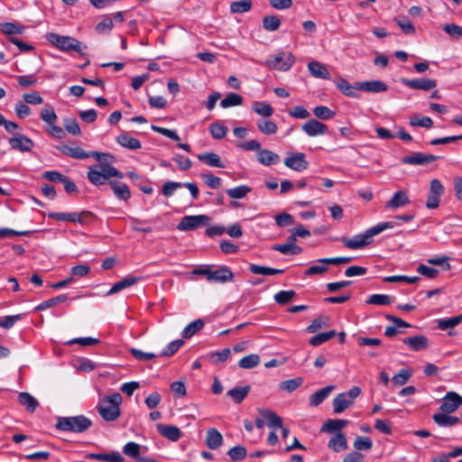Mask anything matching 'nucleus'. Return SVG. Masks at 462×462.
Listing matches in <instances>:
<instances>
[{
    "mask_svg": "<svg viewBox=\"0 0 462 462\" xmlns=\"http://www.w3.org/2000/svg\"><path fill=\"white\" fill-rule=\"evenodd\" d=\"M140 449L141 446L138 443L131 441L124 446L123 452L126 456L137 460L140 456Z\"/></svg>",
    "mask_w": 462,
    "mask_h": 462,
    "instance_id": "obj_58",
    "label": "nucleus"
},
{
    "mask_svg": "<svg viewBox=\"0 0 462 462\" xmlns=\"http://www.w3.org/2000/svg\"><path fill=\"white\" fill-rule=\"evenodd\" d=\"M85 457L88 459H97L105 462H124L125 460L124 457L118 451H114L108 454L88 453L85 455Z\"/></svg>",
    "mask_w": 462,
    "mask_h": 462,
    "instance_id": "obj_24",
    "label": "nucleus"
},
{
    "mask_svg": "<svg viewBox=\"0 0 462 462\" xmlns=\"http://www.w3.org/2000/svg\"><path fill=\"white\" fill-rule=\"evenodd\" d=\"M198 159L210 167L225 168L220 157L214 152L198 154Z\"/></svg>",
    "mask_w": 462,
    "mask_h": 462,
    "instance_id": "obj_37",
    "label": "nucleus"
},
{
    "mask_svg": "<svg viewBox=\"0 0 462 462\" xmlns=\"http://www.w3.org/2000/svg\"><path fill=\"white\" fill-rule=\"evenodd\" d=\"M402 342L413 351H421L427 349L430 346L428 337L423 335L405 337Z\"/></svg>",
    "mask_w": 462,
    "mask_h": 462,
    "instance_id": "obj_20",
    "label": "nucleus"
},
{
    "mask_svg": "<svg viewBox=\"0 0 462 462\" xmlns=\"http://www.w3.org/2000/svg\"><path fill=\"white\" fill-rule=\"evenodd\" d=\"M249 270L254 274L271 276L282 273L284 271L282 269L272 268L268 266H261L254 263L250 264Z\"/></svg>",
    "mask_w": 462,
    "mask_h": 462,
    "instance_id": "obj_40",
    "label": "nucleus"
},
{
    "mask_svg": "<svg viewBox=\"0 0 462 462\" xmlns=\"http://www.w3.org/2000/svg\"><path fill=\"white\" fill-rule=\"evenodd\" d=\"M116 142L122 147L127 148L129 150H138L142 147L141 142L130 136L126 133H123L116 137Z\"/></svg>",
    "mask_w": 462,
    "mask_h": 462,
    "instance_id": "obj_31",
    "label": "nucleus"
},
{
    "mask_svg": "<svg viewBox=\"0 0 462 462\" xmlns=\"http://www.w3.org/2000/svg\"><path fill=\"white\" fill-rule=\"evenodd\" d=\"M250 390L249 385L237 386L227 391L226 395L232 398L236 403H241L248 395Z\"/></svg>",
    "mask_w": 462,
    "mask_h": 462,
    "instance_id": "obj_35",
    "label": "nucleus"
},
{
    "mask_svg": "<svg viewBox=\"0 0 462 462\" xmlns=\"http://www.w3.org/2000/svg\"><path fill=\"white\" fill-rule=\"evenodd\" d=\"M92 422L83 415L61 417L58 419L56 428L59 430L81 433L90 428Z\"/></svg>",
    "mask_w": 462,
    "mask_h": 462,
    "instance_id": "obj_4",
    "label": "nucleus"
},
{
    "mask_svg": "<svg viewBox=\"0 0 462 462\" xmlns=\"http://www.w3.org/2000/svg\"><path fill=\"white\" fill-rule=\"evenodd\" d=\"M158 432L164 438L171 441H177L181 436V431L177 426L158 424Z\"/></svg>",
    "mask_w": 462,
    "mask_h": 462,
    "instance_id": "obj_22",
    "label": "nucleus"
},
{
    "mask_svg": "<svg viewBox=\"0 0 462 462\" xmlns=\"http://www.w3.org/2000/svg\"><path fill=\"white\" fill-rule=\"evenodd\" d=\"M438 159H439V156L432 154H424L421 152H414L410 156L403 157L402 162L404 164L410 165H426L437 161Z\"/></svg>",
    "mask_w": 462,
    "mask_h": 462,
    "instance_id": "obj_16",
    "label": "nucleus"
},
{
    "mask_svg": "<svg viewBox=\"0 0 462 462\" xmlns=\"http://www.w3.org/2000/svg\"><path fill=\"white\" fill-rule=\"evenodd\" d=\"M401 82L406 87L422 91H430L437 87V81L432 79L420 78V79H402Z\"/></svg>",
    "mask_w": 462,
    "mask_h": 462,
    "instance_id": "obj_11",
    "label": "nucleus"
},
{
    "mask_svg": "<svg viewBox=\"0 0 462 462\" xmlns=\"http://www.w3.org/2000/svg\"><path fill=\"white\" fill-rule=\"evenodd\" d=\"M290 116L297 119H307L310 116V113L302 106H295L288 110Z\"/></svg>",
    "mask_w": 462,
    "mask_h": 462,
    "instance_id": "obj_64",
    "label": "nucleus"
},
{
    "mask_svg": "<svg viewBox=\"0 0 462 462\" xmlns=\"http://www.w3.org/2000/svg\"><path fill=\"white\" fill-rule=\"evenodd\" d=\"M314 116L320 120H329L332 119L336 113L331 110L329 107L325 106H318L313 108Z\"/></svg>",
    "mask_w": 462,
    "mask_h": 462,
    "instance_id": "obj_53",
    "label": "nucleus"
},
{
    "mask_svg": "<svg viewBox=\"0 0 462 462\" xmlns=\"http://www.w3.org/2000/svg\"><path fill=\"white\" fill-rule=\"evenodd\" d=\"M337 88L346 97H358L359 88H357V82L355 85H351L346 79L340 78L336 81Z\"/></svg>",
    "mask_w": 462,
    "mask_h": 462,
    "instance_id": "obj_26",
    "label": "nucleus"
},
{
    "mask_svg": "<svg viewBox=\"0 0 462 462\" xmlns=\"http://www.w3.org/2000/svg\"><path fill=\"white\" fill-rule=\"evenodd\" d=\"M252 0L234 1L230 4V12L233 14H244L252 9Z\"/></svg>",
    "mask_w": 462,
    "mask_h": 462,
    "instance_id": "obj_44",
    "label": "nucleus"
},
{
    "mask_svg": "<svg viewBox=\"0 0 462 462\" xmlns=\"http://www.w3.org/2000/svg\"><path fill=\"white\" fill-rule=\"evenodd\" d=\"M46 38L53 46L62 51H73L79 53L82 51V43L73 37L51 32L47 34Z\"/></svg>",
    "mask_w": 462,
    "mask_h": 462,
    "instance_id": "obj_5",
    "label": "nucleus"
},
{
    "mask_svg": "<svg viewBox=\"0 0 462 462\" xmlns=\"http://www.w3.org/2000/svg\"><path fill=\"white\" fill-rule=\"evenodd\" d=\"M252 189L246 185H240L235 188L226 189V194L229 198L234 199H241L245 198L250 192Z\"/></svg>",
    "mask_w": 462,
    "mask_h": 462,
    "instance_id": "obj_43",
    "label": "nucleus"
},
{
    "mask_svg": "<svg viewBox=\"0 0 462 462\" xmlns=\"http://www.w3.org/2000/svg\"><path fill=\"white\" fill-rule=\"evenodd\" d=\"M393 222H381L370 228H368L365 233L356 235L353 237H342L341 242L343 245L353 250L360 249L365 247V245H368L372 243V238L379 235L380 233L383 232L386 229L393 228L394 227Z\"/></svg>",
    "mask_w": 462,
    "mask_h": 462,
    "instance_id": "obj_1",
    "label": "nucleus"
},
{
    "mask_svg": "<svg viewBox=\"0 0 462 462\" xmlns=\"http://www.w3.org/2000/svg\"><path fill=\"white\" fill-rule=\"evenodd\" d=\"M234 274L232 271L226 266H221L217 270H211L210 277L208 282L225 283L232 282Z\"/></svg>",
    "mask_w": 462,
    "mask_h": 462,
    "instance_id": "obj_17",
    "label": "nucleus"
},
{
    "mask_svg": "<svg viewBox=\"0 0 462 462\" xmlns=\"http://www.w3.org/2000/svg\"><path fill=\"white\" fill-rule=\"evenodd\" d=\"M334 388V385H328L315 392L310 397V404L314 407L319 406L320 403L324 402V400H326L328 397V395L331 393Z\"/></svg>",
    "mask_w": 462,
    "mask_h": 462,
    "instance_id": "obj_30",
    "label": "nucleus"
},
{
    "mask_svg": "<svg viewBox=\"0 0 462 462\" xmlns=\"http://www.w3.org/2000/svg\"><path fill=\"white\" fill-rule=\"evenodd\" d=\"M227 454L232 461H241L246 457V448L244 446H236L231 448Z\"/></svg>",
    "mask_w": 462,
    "mask_h": 462,
    "instance_id": "obj_62",
    "label": "nucleus"
},
{
    "mask_svg": "<svg viewBox=\"0 0 462 462\" xmlns=\"http://www.w3.org/2000/svg\"><path fill=\"white\" fill-rule=\"evenodd\" d=\"M433 420L439 427H452L460 423V418L457 416H451L449 413H444L443 411L435 413L433 415Z\"/></svg>",
    "mask_w": 462,
    "mask_h": 462,
    "instance_id": "obj_27",
    "label": "nucleus"
},
{
    "mask_svg": "<svg viewBox=\"0 0 462 462\" xmlns=\"http://www.w3.org/2000/svg\"><path fill=\"white\" fill-rule=\"evenodd\" d=\"M462 322V316L457 315L449 319H439L437 320L438 328L440 330H447L448 328H453L458 324Z\"/></svg>",
    "mask_w": 462,
    "mask_h": 462,
    "instance_id": "obj_46",
    "label": "nucleus"
},
{
    "mask_svg": "<svg viewBox=\"0 0 462 462\" xmlns=\"http://www.w3.org/2000/svg\"><path fill=\"white\" fill-rule=\"evenodd\" d=\"M294 61L295 59L291 52L282 51L267 59L265 64L272 69L287 71L294 64Z\"/></svg>",
    "mask_w": 462,
    "mask_h": 462,
    "instance_id": "obj_8",
    "label": "nucleus"
},
{
    "mask_svg": "<svg viewBox=\"0 0 462 462\" xmlns=\"http://www.w3.org/2000/svg\"><path fill=\"white\" fill-rule=\"evenodd\" d=\"M182 339H177L170 342L166 347L158 355V356H171L174 355L183 345Z\"/></svg>",
    "mask_w": 462,
    "mask_h": 462,
    "instance_id": "obj_61",
    "label": "nucleus"
},
{
    "mask_svg": "<svg viewBox=\"0 0 462 462\" xmlns=\"http://www.w3.org/2000/svg\"><path fill=\"white\" fill-rule=\"evenodd\" d=\"M19 403L25 407L29 412H34L39 406V402L29 393L22 392L18 395Z\"/></svg>",
    "mask_w": 462,
    "mask_h": 462,
    "instance_id": "obj_33",
    "label": "nucleus"
},
{
    "mask_svg": "<svg viewBox=\"0 0 462 462\" xmlns=\"http://www.w3.org/2000/svg\"><path fill=\"white\" fill-rule=\"evenodd\" d=\"M281 20L277 15L270 14L263 18V28L267 32H274L281 26Z\"/></svg>",
    "mask_w": 462,
    "mask_h": 462,
    "instance_id": "obj_45",
    "label": "nucleus"
},
{
    "mask_svg": "<svg viewBox=\"0 0 462 462\" xmlns=\"http://www.w3.org/2000/svg\"><path fill=\"white\" fill-rule=\"evenodd\" d=\"M410 199L407 192L399 190L393 194L392 199L385 204V208L394 209L409 204Z\"/></svg>",
    "mask_w": 462,
    "mask_h": 462,
    "instance_id": "obj_25",
    "label": "nucleus"
},
{
    "mask_svg": "<svg viewBox=\"0 0 462 462\" xmlns=\"http://www.w3.org/2000/svg\"><path fill=\"white\" fill-rule=\"evenodd\" d=\"M444 192V186L438 179H433L430 181V191L428 194L426 207L433 209L437 208L439 205L440 197Z\"/></svg>",
    "mask_w": 462,
    "mask_h": 462,
    "instance_id": "obj_10",
    "label": "nucleus"
},
{
    "mask_svg": "<svg viewBox=\"0 0 462 462\" xmlns=\"http://www.w3.org/2000/svg\"><path fill=\"white\" fill-rule=\"evenodd\" d=\"M303 383V379L301 377H296L293 379H289L282 382L279 384L280 390L286 391L288 393H291L299 388Z\"/></svg>",
    "mask_w": 462,
    "mask_h": 462,
    "instance_id": "obj_54",
    "label": "nucleus"
},
{
    "mask_svg": "<svg viewBox=\"0 0 462 462\" xmlns=\"http://www.w3.org/2000/svg\"><path fill=\"white\" fill-rule=\"evenodd\" d=\"M204 327V321L200 319H198L189 325H187L181 332V336L184 338H189L194 336L197 332L202 329Z\"/></svg>",
    "mask_w": 462,
    "mask_h": 462,
    "instance_id": "obj_42",
    "label": "nucleus"
},
{
    "mask_svg": "<svg viewBox=\"0 0 462 462\" xmlns=\"http://www.w3.org/2000/svg\"><path fill=\"white\" fill-rule=\"evenodd\" d=\"M114 28V22L110 14L102 16V20L95 26V32L97 34H109Z\"/></svg>",
    "mask_w": 462,
    "mask_h": 462,
    "instance_id": "obj_38",
    "label": "nucleus"
},
{
    "mask_svg": "<svg viewBox=\"0 0 462 462\" xmlns=\"http://www.w3.org/2000/svg\"><path fill=\"white\" fill-rule=\"evenodd\" d=\"M260 363V356L256 354H251L244 356L238 362V365L244 369H251L257 366Z\"/></svg>",
    "mask_w": 462,
    "mask_h": 462,
    "instance_id": "obj_51",
    "label": "nucleus"
},
{
    "mask_svg": "<svg viewBox=\"0 0 462 462\" xmlns=\"http://www.w3.org/2000/svg\"><path fill=\"white\" fill-rule=\"evenodd\" d=\"M254 112L263 117H270L273 114L272 106L263 101H255L252 105Z\"/></svg>",
    "mask_w": 462,
    "mask_h": 462,
    "instance_id": "obj_41",
    "label": "nucleus"
},
{
    "mask_svg": "<svg viewBox=\"0 0 462 462\" xmlns=\"http://www.w3.org/2000/svg\"><path fill=\"white\" fill-rule=\"evenodd\" d=\"M258 129L264 134H274L278 131L277 125L272 120H259L256 123Z\"/></svg>",
    "mask_w": 462,
    "mask_h": 462,
    "instance_id": "obj_48",
    "label": "nucleus"
},
{
    "mask_svg": "<svg viewBox=\"0 0 462 462\" xmlns=\"http://www.w3.org/2000/svg\"><path fill=\"white\" fill-rule=\"evenodd\" d=\"M260 414L270 428H282V419L274 411L268 409H262L260 410Z\"/></svg>",
    "mask_w": 462,
    "mask_h": 462,
    "instance_id": "obj_36",
    "label": "nucleus"
},
{
    "mask_svg": "<svg viewBox=\"0 0 462 462\" xmlns=\"http://www.w3.org/2000/svg\"><path fill=\"white\" fill-rule=\"evenodd\" d=\"M411 126H420L423 128H430L433 125V121L429 116H421L420 115H413L410 117L409 121Z\"/></svg>",
    "mask_w": 462,
    "mask_h": 462,
    "instance_id": "obj_50",
    "label": "nucleus"
},
{
    "mask_svg": "<svg viewBox=\"0 0 462 462\" xmlns=\"http://www.w3.org/2000/svg\"><path fill=\"white\" fill-rule=\"evenodd\" d=\"M243 103V97L239 94L236 93H229L226 95L225 98H223L220 102V105L223 108H228L231 106H240Z\"/></svg>",
    "mask_w": 462,
    "mask_h": 462,
    "instance_id": "obj_49",
    "label": "nucleus"
},
{
    "mask_svg": "<svg viewBox=\"0 0 462 462\" xmlns=\"http://www.w3.org/2000/svg\"><path fill=\"white\" fill-rule=\"evenodd\" d=\"M301 129L310 137L326 134L328 130L325 124L316 119H310L305 122L301 125Z\"/></svg>",
    "mask_w": 462,
    "mask_h": 462,
    "instance_id": "obj_14",
    "label": "nucleus"
},
{
    "mask_svg": "<svg viewBox=\"0 0 462 462\" xmlns=\"http://www.w3.org/2000/svg\"><path fill=\"white\" fill-rule=\"evenodd\" d=\"M462 405V396L456 392H448L442 399L440 411L444 413H451Z\"/></svg>",
    "mask_w": 462,
    "mask_h": 462,
    "instance_id": "obj_13",
    "label": "nucleus"
},
{
    "mask_svg": "<svg viewBox=\"0 0 462 462\" xmlns=\"http://www.w3.org/2000/svg\"><path fill=\"white\" fill-rule=\"evenodd\" d=\"M310 74L317 79H329L330 73L325 65L319 61H310L308 64Z\"/></svg>",
    "mask_w": 462,
    "mask_h": 462,
    "instance_id": "obj_29",
    "label": "nucleus"
},
{
    "mask_svg": "<svg viewBox=\"0 0 462 462\" xmlns=\"http://www.w3.org/2000/svg\"><path fill=\"white\" fill-rule=\"evenodd\" d=\"M57 149L64 155L78 159L84 160L90 157V154L85 152L82 148L79 146H69L67 144H60L57 146Z\"/></svg>",
    "mask_w": 462,
    "mask_h": 462,
    "instance_id": "obj_19",
    "label": "nucleus"
},
{
    "mask_svg": "<svg viewBox=\"0 0 462 462\" xmlns=\"http://www.w3.org/2000/svg\"><path fill=\"white\" fill-rule=\"evenodd\" d=\"M230 355L229 348H224L219 351L210 352L208 354V359L213 365H218L225 362Z\"/></svg>",
    "mask_w": 462,
    "mask_h": 462,
    "instance_id": "obj_52",
    "label": "nucleus"
},
{
    "mask_svg": "<svg viewBox=\"0 0 462 462\" xmlns=\"http://www.w3.org/2000/svg\"><path fill=\"white\" fill-rule=\"evenodd\" d=\"M88 153L90 154V157H93L100 163L99 165H111V163L116 162L115 156L111 153L99 152H91Z\"/></svg>",
    "mask_w": 462,
    "mask_h": 462,
    "instance_id": "obj_56",
    "label": "nucleus"
},
{
    "mask_svg": "<svg viewBox=\"0 0 462 462\" xmlns=\"http://www.w3.org/2000/svg\"><path fill=\"white\" fill-rule=\"evenodd\" d=\"M114 195L120 200L127 201L131 198V191L125 183L117 180H109Z\"/></svg>",
    "mask_w": 462,
    "mask_h": 462,
    "instance_id": "obj_21",
    "label": "nucleus"
},
{
    "mask_svg": "<svg viewBox=\"0 0 462 462\" xmlns=\"http://www.w3.org/2000/svg\"><path fill=\"white\" fill-rule=\"evenodd\" d=\"M48 217L58 221H69L80 225H88L95 218V215L90 211L71 213L51 212L48 214Z\"/></svg>",
    "mask_w": 462,
    "mask_h": 462,
    "instance_id": "obj_7",
    "label": "nucleus"
},
{
    "mask_svg": "<svg viewBox=\"0 0 462 462\" xmlns=\"http://www.w3.org/2000/svg\"><path fill=\"white\" fill-rule=\"evenodd\" d=\"M284 165L295 171H302L308 169L309 162L303 152H291L284 160Z\"/></svg>",
    "mask_w": 462,
    "mask_h": 462,
    "instance_id": "obj_12",
    "label": "nucleus"
},
{
    "mask_svg": "<svg viewBox=\"0 0 462 462\" xmlns=\"http://www.w3.org/2000/svg\"><path fill=\"white\" fill-rule=\"evenodd\" d=\"M257 161L265 166L277 164L280 162L279 154L267 149H261L256 154Z\"/></svg>",
    "mask_w": 462,
    "mask_h": 462,
    "instance_id": "obj_23",
    "label": "nucleus"
},
{
    "mask_svg": "<svg viewBox=\"0 0 462 462\" xmlns=\"http://www.w3.org/2000/svg\"><path fill=\"white\" fill-rule=\"evenodd\" d=\"M328 446L335 452H340L346 449L347 441L346 436L342 432H337L330 439Z\"/></svg>",
    "mask_w": 462,
    "mask_h": 462,
    "instance_id": "obj_34",
    "label": "nucleus"
},
{
    "mask_svg": "<svg viewBox=\"0 0 462 462\" xmlns=\"http://www.w3.org/2000/svg\"><path fill=\"white\" fill-rule=\"evenodd\" d=\"M295 295L296 292L292 290L280 291L274 295V300L280 305H285L292 300Z\"/></svg>",
    "mask_w": 462,
    "mask_h": 462,
    "instance_id": "obj_59",
    "label": "nucleus"
},
{
    "mask_svg": "<svg viewBox=\"0 0 462 462\" xmlns=\"http://www.w3.org/2000/svg\"><path fill=\"white\" fill-rule=\"evenodd\" d=\"M272 249L277 252H280L282 254H291L296 255L302 253L303 249L299 245H292L288 244H276L272 245Z\"/></svg>",
    "mask_w": 462,
    "mask_h": 462,
    "instance_id": "obj_39",
    "label": "nucleus"
},
{
    "mask_svg": "<svg viewBox=\"0 0 462 462\" xmlns=\"http://www.w3.org/2000/svg\"><path fill=\"white\" fill-rule=\"evenodd\" d=\"M336 336L335 330H330L323 333L317 334L310 339V344L313 346H319Z\"/></svg>",
    "mask_w": 462,
    "mask_h": 462,
    "instance_id": "obj_55",
    "label": "nucleus"
},
{
    "mask_svg": "<svg viewBox=\"0 0 462 462\" xmlns=\"http://www.w3.org/2000/svg\"><path fill=\"white\" fill-rule=\"evenodd\" d=\"M329 323H330V319L328 316H320V317L313 319V321L311 322L310 325L308 326L306 330L309 333H315L322 328L328 327Z\"/></svg>",
    "mask_w": 462,
    "mask_h": 462,
    "instance_id": "obj_47",
    "label": "nucleus"
},
{
    "mask_svg": "<svg viewBox=\"0 0 462 462\" xmlns=\"http://www.w3.org/2000/svg\"><path fill=\"white\" fill-rule=\"evenodd\" d=\"M123 398L119 393L102 397L97 404V410L106 421H115L121 414L120 405Z\"/></svg>",
    "mask_w": 462,
    "mask_h": 462,
    "instance_id": "obj_2",
    "label": "nucleus"
},
{
    "mask_svg": "<svg viewBox=\"0 0 462 462\" xmlns=\"http://www.w3.org/2000/svg\"><path fill=\"white\" fill-rule=\"evenodd\" d=\"M67 299L68 297L66 294H60L57 297L42 301L36 307V310H44L46 309L55 306L56 304L64 302L65 300H67Z\"/></svg>",
    "mask_w": 462,
    "mask_h": 462,
    "instance_id": "obj_57",
    "label": "nucleus"
},
{
    "mask_svg": "<svg viewBox=\"0 0 462 462\" xmlns=\"http://www.w3.org/2000/svg\"><path fill=\"white\" fill-rule=\"evenodd\" d=\"M392 302V298L386 294H373L366 300V303L373 305H390Z\"/></svg>",
    "mask_w": 462,
    "mask_h": 462,
    "instance_id": "obj_63",
    "label": "nucleus"
},
{
    "mask_svg": "<svg viewBox=\"0 0 462 462\" xmlns=\"http://www.w3.org/2000/svg\"><path fill=\"white\" fill-rule=\"evenodd\" d=\"M357 88L361 91L369 93H381L388 89V86L381 80H369L357 82Z\"/></svg>",
    "mask_w": 462,
    "mask_h": 462,
    "instance_id": "obj_18",
    "label": "nucleus"
},
{
    "mask_svg": "<svg viewBox=\"0 0 462 462\" xmlns=\"http://www.w3.org/2000/svg\"><path fill=\"white\" fill-rule=\"evenodd\" d=\"M141 280L140 277L128 275L125 277L123 280L116 282L111 289L106 292V296H110L112 294L117 293L123 291L125 288H128Z\"/></svg>",
    "mask_w": 462,
    "mask_h": 462,
    "instance_id": "obj_28",
    "label": "nucleus"
},
{
    "mask_svg": "<svg viewBox=\"0 0 462 462\" xmlns=\"http://www.w3.org/2000/svg\"><path fill=\"white\" fill-rule=\"evenodd\" d=\"M361 393V389L358 386H353L347 392L340 393L333 400V411L339 414L350 407L356 397Z\"/></svg>",
    "mask_w": 462,
    "mask_h": 462,
    "instance_id": "obj_6",
    "label": "nucleus"
},
{
    "mask_svg": "<svg viewBox=\"0 0 462 462\" xmlns=\"http://www.w3.org/2000/svg\"><path fill=\"white\" fill-rule=\"evenodd\" d=\"M210 217L207 215H195L183 217L177 226L180 231L195 230L209 223Z\"/></svg>",
    "mask_w": 462,
    "mask_h": 462,
    "instance_id": "obj_9",
    "label": "nucleus"
},
{
    "mask_svg": "<svg viewBox=\"0 0 462 462\" xmlns=\"http://www.w3.org/2000/svg\"><path fill=\"white\" fill-rule=\"evenodd\" d=\"M63 126L65 130L72 135H80L81 134L79 125L74 118H65L63 120Z\"/></svg>",
    "mask_w": 462,
    "mask_h": 462,
    "instance_id": "obj_60",
    "label": "nucleus"
},
{
    "mask_svg": "<svg viewBox=\"0 0 462 462\" xmlns=\"http://www.w3.org/2000/svg\"><path fill=\"white\" fill-rule=\"evenodd\" d=\"M206 443L210 449H217L222 445L223 437L217 429H208L207 431Z\"/></svg>",
    "mask_w": 462,
    "mask_h": 462,
    "instance_id": "obj_32",
    "label": "nucleus"
},
{
    "mask_svg": "<svg viewBox=\"0 0 462 462\" xmlns=\"http://www.w3.org/2000/svg\"><path fill=\"white\" fill-rule=\"evenodd\" d=\"M111 177L123 179L124 173L112 165H97L88 168V179L96 186L109 183Z\"/></svg>",
    "mask_w": 462,
    "mask_h": 462,
    "instance_id": "obj_3",
    "label": "nucleus"
},
{
    "mask_svg": "<svg viewBox=\"0 0 462 462\" xmlns=\"http://www.w3.org/2000/svg\"><path fill=\"white\" fill-rule=\"evenodd\" d=\"M9 144L13 150L20 152H30L34 143L32 140L23 134H16L9 139Z\"/></svg>",
    "mask_w": 462,
    "mask_h": 462,
    "instance_id": "obj_15",
    "label": "nucleus"
}]
</instances>
